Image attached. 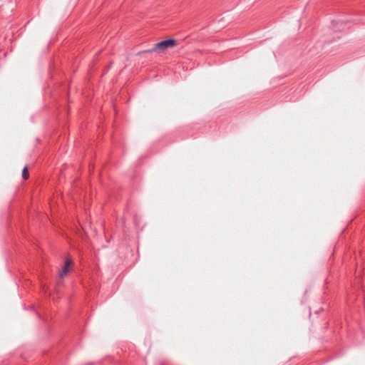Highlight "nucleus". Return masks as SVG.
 Listing matches in <instances>:
<instances>
[{
  "mask_svg": "<svg viewBox=\"0 0 365 365\" xmlns=\"http://www.w3.org/2000/svg\"><path fill=\"white\" fill-rule=\"evenodd\" d=\"M176 45V41L173 38L166 39L155 44L151 49L144 51L143 52L163 51L168 48H172Z\"/></svg>",
  "mask_w": 365,
  "mask_h": 365,
  "instance_id": "f257e3e1",
  "label": "nucleus"
},
{
  "mask_svg": "<svg viewBox=\"0 0 365 365\" xmlns=\"http://www.w3.org/2000/svg\"><path fill=\"white\" fill-rule=\"evenodd\" d=\"M73 261L70 258H67L65 261L64 265L62 268L61 272L59 273L60 277H63L66 276L68 272L69 267L72 264Z\"/></svg>",
  "mask_w": 365,
  "mask_h": 365,
  "instance_id": "f03ea898",
  "label": "nucleus"
},
{
  "mask_svg": "<svg viewBox=\"0 0 365 365\" xmlns=\"http://www.w3.org/2000/svg\"><path fill=\"white\" fill-rule=\"evenodd\" d=\"M22 178L24 180H27L29 178V173L27 166H25L22 170Z\"/></svg>",
  "mask_w": 365,
  "mask_h": 365,
  "instance_id": "7ed1b4c3",
  "label": "nucleus"
},
{
  "mask_svg": "<svg viewBox=\"0 0 365 365\" xmlns=\"http://www.w3.org/2000/svg\"><path fill=\"white\" fill-rule=\"evenodd\" d=\"M94 264V261L93 260V264ZM92 272H93V274H94L95 272V268L93 267V269H92Z\"/></svg>",
  "mask_w": 365,
  "mask_h": 365,
  "instance_id": "20e7f679",
  "label": "nucleus"
}]
</instances>
